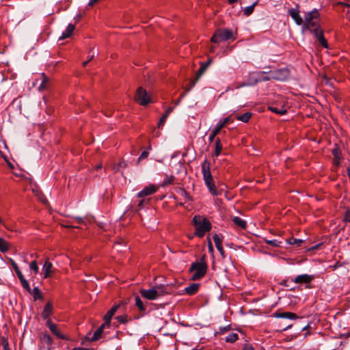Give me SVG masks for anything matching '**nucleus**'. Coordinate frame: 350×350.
<instances>
[{
	"instance_id": "obj_1",
	"label": "nucleus",
	"mask_w": 350,
	"mask_h": 350,
	"mask_svg": "<svg viewBox=\"0 0 350 350\" xmlns=\"http://www.w3.org/2000/svg\"><path fill=\"white\" fill-rule=\"evenodd\" d=\"M205 258L206 255L204 254L200 260L191 263L189 270V273H193L191 278V280H200L206 273L208 266L205 261Z\"/></svg>"
},
{
	"instance_id": "obj_2",
	"label": "nucleus",
	"mask_w": 350,
	"mask_h": 350,
	"mask_svg": "<svg viewBox=\"0 0 350 350\" xmlns=\"http://www.w3.org/2000/svg\"><path fill=\"white\" fill-rule=\"evenodd\" d=\"M193 224L196 227L195 235L202 237L205 233L211 230V224L206 217L200 215H195L193 217Z\"/></svg>"
},
{
	"instance_id": "obj_3",
	"label": "nucleus",
	"mask_w": 350,
	"mask_h": 350,
	"mask_svg": "<svg viewBox=\"0 0 350 350\" xmlns=\"http://www.w3.org/2000/svg\"><path fill=\"white\" fill-rule=\"evenodd\" d=\"M233 37V33L228 29H217L212 38H211V42L219 43L221 41H227Z\"/></svg>"
},
{
	"instance_id": "obj_4",
	"label": "nucleus",
	"mask_w": 350,
	"mask_h": 350,
	"mask_svg": "<svg viewBox=\"0 0 350 350\" xmlns=\"http://www.w3.org/2000/svg\"><path fill=\"white\" fill-rule=\"evenodd\" d=\"M265 74H271V80L276 81H285L289 76V70L287 68H280L273 70H269V72H258V75H262Z\"/></svg>"
},
{
	"instance_id": "obj_5",
	"label": "nucleus",
	"mask_w": 350,
	"mask_h": 350,
	"mask_svg": "<svg viewBox=\"0 0 350 350\" xmlns=\"http://www.w3.org/2000/svg\"><path fill=\"white\" fill-rule=\"evenodd\" d=\"M135 100L143 106L148 105L151 101L146 90L142 87L137 88L135 95Z\"/></svg>"
},
{
	"instance_id": "obj_6",
	"label": "nucleus",
	"mask_w": 350,
	"mask_h": 350,
	"mask_svg": "<svg viewBox=\"0 0 350 350\" xmlns=\"http://www.w3.org/2000/svg\"><path fill=\"white\" fill-rule=\"evenodd\" d=\"M314 275H309L306 273L300 274L293 278V283L298 285H306V288H310V284L314 280Z\"/></svg>"
},
{
	"instance_id": "obj_7",
	"label": "nucleus",
	"mask_w": 350,
	"mask_h": 350,
	"mask_svg": "<svg viewBox=\"0 0 350 350\" xmlns=\"http://www.w3.org/2000/svg\"><path fill=\"white\" fill-rule=\"evenodd\" d=\"M107 327V324L103 323L95 332L93 334L92 336V337H90V335L91 334V333L90 332L89 334H88V335L83 339L82 342H81V344L83 345H85V342L86 341H90V342H94V341H97L100 338H102V335H103V329H105V327Z\"/></svg>"
},
{
	"instance_id": "obj_8",
	"label": "nucleus",
	"mask_w": 350,
	"mask_h": 350,
	"mask_svg": "<svg viewBox=\"0 0 350 350\" xmlns=\"http://www.w3.org/2000/svg\"><path fill=\"white\" fill-rule=\"evenodd\" d=\"M230 118L227 117L224 118L223 120H219V122L216 124V126L211 131L208 139L210 142H213L216 137V135L220 132V131L229 122Z\"/></svg>"
},
{
	"instance_id": "obj_9",
	"label": "nucleus",
	"mask_w": 350,
	"mask_h": 350,
	"mask_svg": "<svg viewBox=\"0 0 350 350\" xmlns=\"http://www.w3.org/2000/svg\"><path fill=\"white\" fill-rule=\"evenodd\" d=\"M257 77L253 79V82L252 83H243L240 85L237 86V88L248 86V85H255L259 82L262 81H268L271 80V74H265L262 75H258V72L256 73Z\"/></svg>"
},
{
	"instance_id": "obj_10",
	"label": "nucleus",
	"mask_w": 350,
	"mask_h": 350,
	"mask_svg": "<svg viewBox=\"0 0 350 350\" xmlns=\"http://www.w3.org/2000/svg\"><path fill=\"white\" fill-rule=\"evenodd\" d=\"M159 187L154 185H149L147 187H145L141 191H139L137 196L138 198H143L146 196H150L157 191Z\"/></svg>"
},
{
	"instance_id": "obj_11",
	"label": "nucleus",
	"mask_w": 350,
	"mask_h": 350,
	"mask_svg": "<svg viewBox=\"0 0 350 350\" xmlns=\"http://www.w3.org/2000/svg\"><path fill=\"white\" fill-rule=\"evenodd\" d=\"M202 172L204 181L213 180V176L210 171V163L206 159H205L202 164Z\"/></svg>"
},
{
	"instance_id": "obj_12",
	"label": "nucleus",
	"mask_w": 350,
	"mask_h": 350,
	"mask_svg": "<svg viewBox=\"0 0 350 350\" xmlns=\"http://www.w3.org/2000/svg\"><path fill=\"white\" fill-rule=\"evenodd\" d=\"M46 323L51 332L58 338L62 340H67V337L57 329V325L53 323L51 319H47Z\"/></svg>"
},
{
	"instance_id": "obj_13",
	"label": "nucleus",
	"mask_w": 350,
	"mask_h": 350,
	"mask_svg": "<svg viewBox=\"0 0 350 350\" xmlns=\"http://www.w3.org/2000/svg\"><path fill=\"white\" fill-rule=\"evenodd\" d=\"M213 239L215 242V247L218 252H219V254H221L222 258H225L226 254L222 247V237H220V235L218 234H215L213 236Z\"/></svg>"
},
{
	"instance_id": "obj_14",
	"label": "nucleus",
	"mask_w": 350,
	"mask_h": 350,
	"mask_svg": "<svg viewBox=\"0 0 350 350\" xmlns=\"http://www.w3.org/2000/svg\"><path fill=\"white\" fill-rule=\"evenodd\" d=\"M273 317L275 318H280V319H288L291 320H296L299 318V317L293 312H275L272 315Z\"/></svg>"
},
{
	"instance_id": "obj_15",
	"label": "nucleus",
	"mask_w": 350,
	"mask_h": 350,
	"mask_svg": "<svg viewBox=\"0 0 350 350\" xmlns=\"http://www.w3.org/2000/svg\"><path fill=\"white\" fill-rule=\"evenodd\" d=\"M157 293L155 291L154 287L147 290L142 289L140 291L141 295L148 300H154L157 299Z\"/></svg>"
},
{
	"instance_id": "obj_16",
	"label": "nucleus",
	"mask_w": 350,
	"mask_h": 350,
	"mask_svg": "<svg viewBox=\"0 0 350 350\" xmlns=\"http://www.w3.org/2000/svg\"><path fill=\"white\" fill-rule=\"evenodd\" d=\"M288 14L294 20L295 23L298 25L303 24V19L299 15V10L298 8H291L288 10Z\"/></svg>"
},
{
	"instance_id": "obj_17",
	"label": "nucleus",
	"mask_w": 350,
	"mask_h": 350,
	"mask_svg": "<svg viewBox=\"0 0 350 350\" xmlns=\"http://www.w3.org/2000/svg\"><path fill=\"white\" fill-rule=\"evenodd\" d=\"M119 305L113 306L104 316L105 323L107 324V327H109L110 325L111 319L119 308Z\"/></svg>"
},
{
	"instance_id": "obj_18",
	"label": "nucleus",
	"mask_w": 350,
	"mask_h": 350,
	"mask_svg": "<svg viewBox=\"0 0 350 350\" xmlns=\"http://www.w3.org/2000/svg\"><path fill=\"white\" fill-rule=\"evenodd\" d=\"M53 304L51 302L46 303L42 312V318L46 321L47 319H50L49 317L53 313Z\"/></svg>"
},
{
	"instance_id": "obj_19",
	"label": "nucleus",
	"mask_w": 350,
	"mask_h": 350,
	"mask_svg": "<svg viewBox=\"0 0 350 350\" xmlns=\"http://www.w3.org/2000/svg\"><path fill=\"white\" fill-rule=\"evenodd\" d=\"M320 26L317 21H305L304 24L302 26V30L304 31H309L310 33L313 31V29Z\"/></svg>"
},
{
	"instance_id": "obj_20",
	"label": "nucleus",
	"mask_w": 350,
	"mask_h": 350,
	"mask_svg": "<svg viewBox=\"0 0 350 350\" xmlns=\"http://www.w3.org/2000/svg\"><path fill=\"white\" fill-rule=\"evenodd\" d=\"M52 263L49 260H46L42 267V271L44 272V278H48L51 277L52 273Z\"/></svg>"
},
{
	"instance_id": "obj_21",
	"label": "nucleus",
	"mask_w": 350,
	"mask_h": 350,
	"mask_svg": "<svg viewBox=\"0 0 350 350\" xmlns=\"http://www.w3.org/2000/svg\"><path fill=\"white\" fill-rule=\"evenodd\" d=\"M75 29V25L68 24L66 30L62 33V36L59 38V40H64L67 38L70 37Z\"/></svg>"
},
{
	"instance_id": "obj_22",
	"label": "nucleus",
	"mask_w": 350,
	"mask_h": 350,
	"mask_svg": "<svg viewBox=\"0 0 350 350\" xmlns=\"http://www.w3.org/2000/svg\"><path fill=\"white\" fill-rule=\"evenodd\" d=\"M200 288V284L192 283L185 288V293L189 295H193L198 293Z\"/></svg>"
},
{
	"instance_id": "obj_23",
	"label": "nucleus",
	"mask_w": 350,
	"mask_h": 350,
	"mask_svg": "<svg viewBox=\"0 0 350 350\" xmlns=\"http://www.w3.org/2000/svg\"><path fill=\"white\" fill-rule=\"evenodd\" d=\"M40 340L43 345L47 346L48 349H49L53 344V338L46 333L42 334Z\"/></svg>"
},
{
	"instance_id": "obj_24",
	"label": "nucleus",
	"mask_w": 350,
	"mask_h": 350,
	"mask_svg": "<svg viewBox=\"0 0 350 350\" xmlns=\"http://www.w3.org/2000/svg\"><path fill=\"white\" fill-rule=\"evenodd\" d=\"M174 109V107H169L166 111L164 113V114L163 115V116L160 118L159 122H158V126L159 128H162L163 126L164 125L167 117L169 116V115L172 113V111H173Z\"/></svg>"
},
{
	"instance_id": "obj_25",
	"label": "nucleus",
	"mask_w": 350,
	"mask_h": 350,
	"mask_svg": "<svg viewBox=\"0 0 350 350\" xmlns=\"http://www.w3.org/2000/svg\"><path fill=\"white\" fill-rule=\"evenodd\" d=\"M233 223L241 229H245L247 227V222L239 217L235 216L232 219Z\"/></svg>"
},
{
	"instance_id": "obj_26",
	"label": "nucleus",
	"mask_w": 350,
	"mask_h": 350,
	"mask_svg": "<svg viewBox=\"0 0 350 350\" xmlns=\"http://www.w3.org/2000/svg\"><path fill=\"white\" fill-rule=\"evenodd\" d=\"M204 183H205V185H206V187H208V191H210V193L212 195H213L215 196H217L219 195V193L216 190V187L215 186L213 179L212 180L204 181Z\"/></svg>"
},
{
	"instance_id": "obj_27",
	"label": "nucleus",
	"mask_w": 350,
	"mask_h": 350,
	"mask_svg": "<svg viewBox=\"0 0 350 350\" xmlns=\"http://www.w3.org/2000/svg\"><path fill=\"white\" fill-rule=\"evenodd\" d=\"M50 81L49 79L44 74H42V82L40 85H39V90L42 91L49 88Z\"/></svg>"
},
{
	"instance_id": "obj_28",
	"label": "nucleus",
	"mask_w": 350,
	"mask_h": 350,
	"mask_svg": "<svg viewBox=\"0 0 350 350\" xmlns=\"http://www.w3.org/2000/svg\"><path fill=\"white\" fill-rule=\"evenodd\" d=\"M319 12L317 10L314 9L312 11L308 12L305 16V21H315L319 17Z\"/></svg>"
},
{
	"instance_id": "obj_29",
	"label": "nucleus",
	"mask_w": 350,
	"mask_h": 350,
	"mask_svg": "<svg viewBox=\"0 0 350 350\" xmlns=\"http://www.w3.org/2000/svg\"><path fill=\"white\" fill-rule=\"evenodd\" d=\"M207 69V64H201L200 68L196 72V81H192V85L193 86L196 81L201 77V76L204 73L206 70Z\"/></svg>"
},
{
	"instance_id": "obj_30",
	"label": "nucleus",
	"mask_w": 350,
	"mask_h": 350,
	"mask_svg": "<svg viewBox=\"0 0 350 350\" xmlns=\"http://www.w3.org/2000/svg\"><path fill=\"white\" fill-rule=\"evenodd\" d=\"M29 293L33 295L34 300L42 299V293L39 288L37 286L34 287L32 290L31 289V293Z\"/></svg>"
},
{
	"instance_id": "obj_31",
	"label": "nucleus",
	"mask_w": 350,
	"mask_h": 350,
	"mask_svg": "<svg viewBox=\"0 0 350 350\" xmlns=\"http://www.w3.org/2000/svg\"><path fill=\"white\" fill-rule=\"evenodd\" d=\"M175 177L174 176H165V178H164L163 181L161 184V187H165L169 185H172L174 183Z\"/></svg>"
},
{
	"instance_id": "obj_32",
	"label": "nucleus",
	"mask_w": 350,
	"mask_h": 350,
	"mask_svg": "<svg viewBox=\"0 0 350 350\" xmlns=\"http://www.w3.org/2000/svg\"><path fill=\"white\" fill-rule=\"evenodd\" d=\"M154 289L157 291V298L165 295L167 292L166 291V287L163 285L156 286H154Z\"/></svg>"
},
{
	"instance_id": "obj_33",
	"label": "nucleus",
	"mask_w": 350,
	"mask_h": 350,
	"mask_svg": "<svg viewBox=\"0 0 350 350\" xmlns=\"http://www.w3.org/2000/svg\"><path fill=\"white\" fill-rule=\"evenodd\" d=\"M268 109L271 111H272L276 114H279V115H284L286 113V110L285 109H284L283 107L278 108L275 106H269L268 107Z\"/></svg>"
},
{
	"instance_id": "obj_34",
	"label": "nucleus",
	"mask_w": 350,
	"mask_h": 350,
	"mask_svg": "<svg viewBox=\"0 0 350 350\" xmlns=\"http://www.w3.org/2000/svg\"><path fill=\"white\" fill-rule=\"evenodd\" d=\"M9 250V243L4 239L0 237V251L3 253L6 252Z\"/></svg>"
},
{
	"instance_id": "obj_35",
	"label": "nucleus",
	"mask_w": 350,
	"mask_h": 350,
	"mask_svg": "<svg viewBox=\"0 0 350 350\" xmlns=\"http://www.w3.org/2000/svg\"><path fill=\"white\" fill-rule=\"evenodd\" d=\"M221 150H222V145L221 143V140L219 139V138H217V139L215 141V152H214L215 156L218 157L220 154Z\"/></svg>"
},
{
	"instance_id": "obj_36",
	"label": "nucleus",
	"mask_w": 350,
	"mask_h": 350,
	"mask_svg": "<svg viewBox=\"0 0 350 350\" xmlns=\"http://www.w3.org/2000/svg\"><path fill=\"white\" fill-rule=\"evenodd\" d=\"M252 117V113L246 112L242 115L238 116L237 119L243 122H247Z\"/></svg>"
},
{
	"instance_id": "obj_37",
	"label": "nucleus",
	"mask_w": 350,
	"mask_h": 350,
	"mask_svg": "<svg viewBox=\"0 0 350 350\" xmlns=\"http://www.w3.org/2000/svg\"><path fill=\"white\" fill-rule=\"evenodd\" d=\"M135 305L139 308V311L144 312L146 310V308L141 300L140 297L138 295L135 297Z\"/></svg>"
},
{
	"instance_id": "obj_38",
	"label": "nucleus",
	"mask_w": 350,
	"mask_h": 350,
	"mask_svg": "<svg viewBox=\"0 0 350 350\" xmlns=\"http://www.w3.org/2000/svg\"><path fill=\"white\" fill-rule=\"evenodd\" d=\"M239 336L237 333H230L226 337V342H234L237 340H238Z\"/></svg>"
},
{
	"instance_id": "obj_39",
	"label": "nucleus",
	"mask_w": 350,
	"mask_h": 350,
	"mask_svg": "<svg viewBox=\"0 0 350 350\" xmlns=\"http://www.w3.org/2000/svg\"><path fill=\"white\" fill-rule=\"evenodd\" d=\"M314 37L318 40V39H320L321 37L323 36V31L322 30V29L321 28L320 26H318L317 27H315L314 29H313V31L312 32Z\"/></svg>"
},
{
	"instance_id": "obj_40",
	"label": "nucleus",
	"mask_w": 350,
	"mask_h": 350,
	"mask_svg": "<svg viewBox=\"0 0 350 350\" xmlns=\"http://www.w3.org/2000/svg\"><path fill=\"white\" fill-rule=\"evenodd\" d=\"M314 37L318 40V39H320L321 37L323 36V31L322 30V29L321 28L320 26H318L317 27H315L314 29H313V31L312 32Z\"/></svg>"
},
{
	"instance_id": "obj_41",
	"label": "nucleus",
	"mask_w": 350,
	"mask_h": 350,
	"mask_svg": "<svg viewBox=\"0 0 350 350\" xmlns=\"http://www.w3.org/2000/svg\"><path fill=\"white\" fill-rule=\"evenodd\" d=\"M127 166V164L124 160L120 161L118 163L114 165L113 169L115 172L120 171L124 169Z\"/></svg>"
},
{
	"instance_id": "obj_42",
	"label": "nucleus",
	"mask_w": 350,
	"mask_h": 350,
	"mask_svg": "<svg viewBox=\"0 0 350 350\" xmlns=\"http://www.w3.org/2000/svg\"><path fill=\"white\" fill-rule=\"evenodd\" d=\"M257 4V1L254 2L252 5L245 8L244 9V14L245 16H250L254 10V8Z\"/></svg>"
},
{
	"instance_id": "obj_43",
	"label": "nucleus",
	"mask_w": 350,
	"mask_h": 350,
	"mask_svg": "<svg viewBox=\"0 0 350 350\" xmlns=\"http://www.w3.org/2000/svg\"><path fill=\"white\" fill-rule=\"evenodd\" d=\"M287 243L290 245H297V246H300L301 244L303 243V240L292 237L287 240Z\"/></svg>"
},
{
	"instance_id": "obj_44",
	"label": "nucleus",
	"mask_w": 350,
	"mask_h": 350,
	"mask_svg": "<svg viewBox=\"0 0 350 350\" xmlns=\"http://www.w3.org/2000/svg\"><path fill=\"white\" fill-rule=\"evenodd\" d=\"M21 286L24 289H25L28 293H31V287L27 280L24 278L23 279L20 280Z\"/></svg>"
},
{
	"instance_id": "obj_45",
	"label": "nucleus",
	"mask_w": 350,
	"mask_h": 350,
	"mask_svg": "<svg viewBox=\"0 0 350 350\" xmlns=\"http://www.w3.org/2000/svg\"><path fill=\"white\" fill-rule=\"evenodd\" d=\"M292 283H293V278H288L283 280L282 282H280V284L285 287H291Z\"/></svg>"
},
{
	"instance_id": "obj_46",
	"label": "nucleus",
	"mask_w": 350,
	"mask_h": 350,
	"mask_svg": "<svg viewBox=\"0 0 350 350\" xmlns=\"http://www.w3.org/2000/svg\"><path fill=\"white\" fill-rule=\"evenodd\" d=\"M29 268L32 270L35 274L38 273V266L36 260L32 261L29 265Z\"/></svg>"
},
{
	"instance_id": "obj_47",
	"label": "nucleus",
	"mask_w": 350,
	"mask_h": 350,
	"mask_svg": "<svg viewBox=\"0 0 350 350\" xmlns=\"http://www.w3.org/2000/svg\"><path fill=\"white\" fill-rule=\"evenodd\" d=\"M266 243L268 245H271L273 247H279L280 244L281 243V242L278 241L277 239L267 240Z\"/></svg>"
},
{
	"instance_id": "obj_48",
	"label": "nucleus",
	"mask_w": 350,
	"mask_h": 350,
	"mask_svg": "<svg viewBox=\"0 0 350 350\" xmlns=\"http://www.w3.org/2000/svg\"><path fill=\"white\" fill-rule=\"evenodd\" d=\"M1 344L3 346V350H10L8 340L5 338H1Z\"/></svg>"
},
{
	"instance_id": "obj_49",
	"label": "nucleus",
	"mask_w": 350,
	"mask_h": 350,
	"mask_svg": "<svg viewBox=\"0 0 350 350\" xmlns=\"http://www.w3.org/2000/svg\"><path fill=\"white\" fill-rule=\"evenodd\" d=\"M318 41L325 49H328V44L324 36L318 39Z\"/></svg>"
},
{
	"instance_id": "obj_50",
	"label": "nucleus",
	"mask_w": 350,
	"mask_h": 350,
	"mask_svg": "<svg viewBox=\"0 0 350 350\" xmlns=\"http://www.w3.org/2000/svg\"><path fill=\"white\" fill-rule=\"evenodd\" d=\"M148 154H149V152H148V150H144V151H143V152L141 153V154H140V156H139V159H138V163H139L140 161H142V160H143V159H146V158L148 157Z\"/></svg>"
},
{
	"instance_id": "obj_51",
	"label": "nucleus",
	"mask_w": 350,
	"mask_h": 350,
	"mask_svg": "<svg viewBox=\"0 0 350 350\" xmlns=\"http://www.w3.org/2000/svg\"><path fill=\"white\" fill-rule=\"evenodd\" d=\"M116 319L120 323H126L127 322V316H118Z\"/></svg>"
},
{
	"instance_id": "obj_52",
	"label": "nucleus",
	"mask_w": 350,
	"mask_h": 350,
	"mask_svg": "<svg viewBox=\"0 0 350 350\" xmlns=\"http://www.w3.org/2000/svg\"><path fill=\"white\" fill-rule=\"evenodd\" d=\"M74 220L78 224H85V218L80 217H74Z\"/></svg>"
},
{
	"instance_id": "obj_53",
	"label": "nucleus",
	"mask_w": 350,
	"mask_h": 350,
	"mask_svg": "<svg viewBox=\"0 0 350 350\" xmlns=\"http://www.w3.org/2000/svg\"><path fill=\"white\" fill-rule=\"evenodd\" d=\"M14 271H15L16 274L17 275V277L18 278L19 280H21L25 278L19 268L16 269L14 270Z\"/></svg>"
},
{
	"instance_id": "obj_54",
	"label": "nucleus",
	"mask_w": 350,
	"mask_h": 350,
	"mask_svg": "<svg viewBox=\"0 0 350 350\" xmlns=\"http://www.w3.org/2000/svg\"><path fill=\"white\" fill-rule=\"evenodd\" d=\"M230 325H226V326H224V327H221L219 328V332L223 334L224 332H226L228 331H229L230 329Z\"/></svg>"
},
{
	"instance_id": "obj_55",
	"label": "nucleus",
	"mask_w": 350,
	"mask_h": 350,
	"mask_svg": "<svg viewBox=\"0 0 350 350\" xmlns=\"http://www.w3.org/2000/svg\"><path fill=\"white\" fill-rule=\"evenodd\" d=\"M9 262L12 265L14 270L19 268L18 266L17 265V264L15 262V261L12 258H9Z\"/></svg>"
},
{
	"instance_id": "obj_56",
	"label": "nucleus",
	"mask_w": 350,
	"mask_h": 350,
	"mask_svg": "<svg viewBox=\"0 0 350 350\" xmlns=\"http://www.w3.org/2000/svg\"><path fill=\"white\" fill-rule=\"evenodd\" d=\"M332 154L335 157V158H337L340 155V150L338 148H334L332 150Z\"/></svg>"
},
{
	"instance_id": "obj_57",
	"label": "nucleus",
	"mask_w": 350,
	"mask_h": 350,
	"mask_svg": "<svg viewBox=\"0 0 350 350\" xmlns=\"http://www.w3.org/2000/svg\"><path fill=\"white\" fill-rule=\"evenodd\" d=\"M345 221L350 223V209L347 210L345 213Z\"/></svg>"
},
{
	"instance_id": "obj_58",
	"label": "nucleus",
	"mask_w": 350,
	"mask_h": 350,
	"mask_svg": "<svg viewBox=\"0 0 350 350\" xmlns=\"http://www.w3.org/2000/svg\"><path fill=\"white\" fill-rule=\"evenodd\" d=\"M241 350H254V347L250 345H245Z\"/></svg>"
},
{
	"instance_id": "obj_59",
	"label": "nucleus",
	"mask_w": 350,
	"mask_h": 350,
	"mask_svg": "<svg viewBox=\"0 0 350 350\" xmlns=\"http://www.w3.org/2000/svg\"><path fill=\"white\" fill-rule=\"evenodd\" d=\"M208 247L209 252L213 253L214 251V249H213V244H212L211 240H208Z\"/></svg>"
},
{
	"instance_id": "obj_60",
	"label": "nucleus",
	"mask_w": 350,
	"mask_h": 350,
	"mask_svg": "<svg viewBox=\"0 0 350 350\" xmlns=\"http://www.w3.org/2000/svg\"><path fill=\"white\" fill-rule=\"evenodd\" d=\"M322 245V243H319V244H316L314 245H313L312 247H311V248L310 249V250H318L321 245Z\"/></svg>"
},
{
	"instance_id": "obj_61",
	"label": "nucleus",
	"mask_w": 350,
	"mask_h": 350,
	"mask_svg": "<svg viewBox=\"0 0 350 350\" xmlns=\"http://www.w3.org/2000/svg\"><path fill=\"white\" fill-rule=\"evenodd\" d=\"M72 350H94L92 348L75 347Z\"/></svg>"
},
{
	"instance_id": "obj_62",
	"label": "nucleus",
	"mask_w": 350,
	"mask_h": 350,
	"mask_svg": "<svg viewBox=\"0 0 350 350\" xmlns=\"http://www.w3.org/2000/svg\"><path fill=\"white\" fill-rule=\"evenodd\" d=\"M145 200H140L139 202H138V204H137V206L139 208H142L144 207V203Z\"/></svg>"
},
{
	"instance_id": "obj_63",
	"label": "nucleus",
	"mask_w": 350,
	"mask_h": 350,
	"mask_svg": "<svg viewBox=\"0 0 350 350\" xmlns=\"http://www.w3.org/2000/svg\"><path fill=\"white\" fill-rule=\"evenodd\" d=\"M100 0H90L88 5H90V6H92V5L96 4Z\"/></svg>"
},
{
	"instance_id": "obj_64",
	"label": "nucleus",
	"mask_w": 350,
	"mask_h": 350,
	"mask_svg": "<svg viewBox=\"0 0 350 350\" xmlns=\"http://www.w3.org/2000/svg\"><path fill=\"white\" fill-rule=\"evenodd\" d=\"M292 325H293L292 324H290V325H287V326H286V327H282V328L280 329V331H286V330H287V329H288L291 328V327H292Z\"/></svg>"
}]
</instances>
